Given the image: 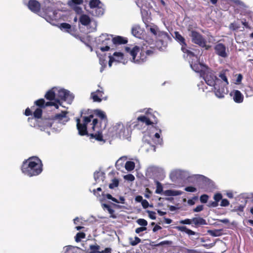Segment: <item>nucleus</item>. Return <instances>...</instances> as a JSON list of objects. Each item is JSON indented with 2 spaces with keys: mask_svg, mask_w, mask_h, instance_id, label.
Instances as JSON below:
<instances>
[{
  "mask_svg": "<svg viewBox=\"0 0 253 253\" xmlns=\"http://www.w3.org/2000/svg\"><path fill=\"white\" fill-rule=\"evenodd\" d=\"M42 161L37 157H31L25 160L21 166L23 173L30 177L37 176L42 171Z\"/></svg>",
  "mask_w": 253,
  "mask_h": 253,
  "instance_id": "f257e3e1",
  "label": "nucleus"
},
{
  "mask_svg": "<svg viewBox=\"0 0 253 253\" xmlns=\"http://www.w3.org/2000/svg\"><path fill=\"white\" fill-rule=\"evenodd\" d=\"M93 118V115H90L88 116H84L83 117V123H81V120L79 118L76 119L77 128L79 135L81 136L87 135L89 138H94L95 140L101 141L103 140V135L102 134V129H95V133H88L87 129V125L91 122Z\"/></svg>",
  "mask_w": 253,
  "mask_h": 253,
  "instance_id": "f03ea898",
  "label": "nucleus"
},
{
  "mask_svg": "<svg viewBox=\"0 0 253 253\" xmlns=\"http://www.w3.org/2000/svg\"><path fill=\"white\" fill-rule=\"evenodd\" d=\"M125 50L130 53L133 61L138 64H141L145 62L147 57L152 56L154 52L153 48L150 47L149 49H147V46L145 47L142 46L141 49L137 45L134 46L132 49L129 47H126Z\"/></svg>",
  "mask_w": 253,
  "mask_h": 253,
  "instance_id": "7ed1b4c3",
  "label": "nucleus"
},
{
  "mask_svg": "<svg viewBox=\"0 0 253 253\" xmlns=\"http://www.w3.org/2000/svg\"><path fill=\"white\" fill-rule=\"evenodd\" d=\"M146 28L153 36L158 39L156 42V46L160 50H164L168 45V41L171 40V38L166 32L161 31L158 27L152 24H146Z\"/></svg>",
  "mask_w": 253,
  "mask_h": 253,
  "instance_id": "20e7f679",
  "label": "nucleus"
},
{
  "mask_svg": "<svg viewBox=\"0 0 253 253\" xmlns=\"http://www.w3.org/2000/svg\"><path fill=\"white\" fill-rule=\"evenodd\" d=\"M93 116L95 115V116L98 117L100 120V122L97 119H92V122L91 123L92 125V129L93 131H95V129H102V131L107 126L108 123V119L107 118V116L105 113L99 109L94 110L93 111V114H92Z\"/></svg>",
  "mask_w": 253,
  "mask_h": 253,
  "instance_id": "39448f33",
  "label": "nucleus"
},
{
  "mask_svg": "<svg viewBox=\"0 0 253 253\" xmlns=\"http://www.w3.org/2000/svg\"><path fill=\"white\" fill-rule=\"evenodd\" d=\"M97 41L98 44H102V46H100L99 48L103 52L115 49L113 46L112 35H109L107 34H102L98 38Z\"/></svg>",
  "mask_w": 253,
  "mask_h": 253,
  "instance_id": "423d86ee",
  "label": "nucleus"
},
{
  "mask_svg": "<svg viewBox=\"0 0 253 253\" xmlns=\"http://www.w3.org/2000/svg\"><path fill=\"white\" fill-rule=\"evenodd\" d=\"M190 36L191 37L192 42L202 47L205 48L206 49H209L210 45H207V41L203 36L199 32L195 30H191Z\"/></svg>",
  "mask_w": 253,
  "mask_h": 253,
  "instance_id": "0eeeda50",
  "label": "nucleus"
},
{
  "mask_svg": "<svg viewBox=\"0 0 253 253\" xmlns=\"http://www.w3.org/2000/svg\"><path fill=\"white\" fill-rule=\"evenodd\" d=\"M45 95H72L69 90L59 86H54L48 90Z\"/></svg>",
  "mask_w": 253,
  "mask_h": 253,
  "instance_id": "6e6552de",
  "label": "nucleus"
},
{
  "mask_svg": "<svg viewBox=\"0 0 253 253\" xmlns=\"http://www.w3.org/2000/svg\"><path fill=\"white\" fill-rule=\"evenodd\" d=\"M203 75L204 76V80L208 85L211 86L215 85L217 77L214 75L212 71H207V73L205 71V75Z\"/></svg>",
  "mask_w": 253,
  "mask_h": 253,
  "instance_id": "1a4fd4ad",
  "label": "nucleus"
},
{
  "mask_svg": "<svg viewBox=\"0 0 253 253\" xmlns=\"http://www.w3.org/2000/svg\"><path fill=\"white\" fill-rule=\"evenodd\" d=\"M215 53L218 56L226 58L227 57L228 54L226 53V46L221 43H217L214 47Z\"/></svg>",
  "mask_w": 253,
  "mask_h": 253,
  "instance_id": "9d476101",
  "label": "nucleus"
},
{
  "mask_svg": "<svg viewBox=\"0 0 253 253\" xmlns=\"http://www.w3.org/2000/svg\"><path fill=\"white\" fill-rule=\"evenodd\" d=\"M231 72L228 69H223L218 74V77L220 80L225 83V84L228 85L229 83L228 80V77H231Z\"/></svg>",
  "mask_w": 253,
  "mask_h": 253,
  "instance_id": "9b49d317",
  "label": "nucleus"
},
{
  "mask_svg": "<svg viewBox=\"0 0 253 253\" xmlns=\"http://www.w3.org/2000/svg\"><path fill=\"white\" fill-rule=\"evenodd\" d=\"M191 67L196 72L200 73L201 75H205V69H208L207 66L200 63L199 62L191 64Z\"/></svg>",
  "mask_w": 253,
  "mask_h": 253,
  "instance_id": "f8f14e48",
  "label": "nucleus"
},
{
  "mask_svg": "<svg viewBox=\"0 0 253 253\" xmlns=\"http://www.w3.org/2000/svg\"><path fill=\"white\" fill-rule=\"evenodd\" d=\"M113 56H115V57L112 55H110L109 56V61L108 62V65L110 67L112 66V64L114 61L121 62L124 58V54L120 52H114L113 53Z\"/></svg>",
  "mask_w": 253,
  "mask_h": 253,
  "instance_id": "ddd939ff",
  "label": "nucleus"
},
{
  "mask_svg": "<svg viewBox=\"0 0 253 253\" xmlns=\"http://www.w3.org/2000/svg\"><path fill=\"white\" fill-rule=\"evenodd\" d=\"M28 7L33 12L38 13L41 10V4L37 0H29L28 2Z\"/></svg>",
  "mask_w": 253,
  "mask_h": 253,
  "instance_id": "4468645a",
  "label": "nucleus"
},
{
  "mask_svg": "<svg viewBox=\"0 0 253 253\" xmlns=\"http://www.w3.org/2000/svg\"><path fill=\"white\" fill-rule=\"evenodd\" d=\"M101 2L99 0H90L89 5L90 8L93 9L97 8L96 12L98 11V13L96 14V16L102 15L103 14V9L99 7Z\"/></svg>",
  "mask_w": 253,
  "mask_h": 253,
  "instance_id": "2eb2a0df",
  "label": "nucleus"
},
{
  "mask_svg": "<svg viewBox=\"0 0 253 253\" xmlns=\"http://www.w3.org/2000/svg\"><path fill=\"white\" fill-rule=\"evenodd\" d=\"M113 129L115 131L116 135L120 137L124 136L125 135L126 128L122 123H117L113 127Z\"/></svg>",
  "mask_w": 253,
  "mask_h": 253,
  "instance_id": "dca6fc26",
  "label": "nucleus"
},
{
  "mask_svg": "<svg viewBox=\"0 0 253 253\" xmlns=\"http://www.w3.org/2000/svg\"><path fill=\"white\" fill-rule=\"evenodd\" d=\"M222 199V195L220 193H216L213 196L214 201H210L208 206L209 207L215 208L218 206V202Z\"/></svg>",
  "mask_w": 253,
  "mask_h": 253,
  "instance_id": "f3484780",
  "label": "nucleus"
},
{
  "mask_svg": "<svg viewBox=\"0 0 253 253\" xmlns=\"http://www.w3.org/2000/svg\"><path fill=\"white\" fill-rule=\"evenodd\" d=\"M67 112L62 111L60 113L56 114L53 117V119L58 120L59 123L67 122L69 118L67 116Z\"/></svg>",
  "mask_w": 253,
  "mask_h": 253,
  "instance_id": "a211bd4d",
  "label": "nucleus"
},
{
  "mask_svg": "<svg viewBox=\"0 0 253 253\" xmlns=\"http://www.w3.org/2000/svg\"><path fill=\"white\" fill-rule=\"evenodd\" d=\"M112 39L113 42V46L115 48L117 45L124 44L127 42V40L121 36H118L114 38L112 37Z\"/></svg>",
  "mask_w": 253,
  "mask_h": 253,
  "instance_id": "6ab92c4d",
  "label": "nucleus"
},
{
  "mask_svg": "<svg viewBox=\"0 0 253 253\" xmlns=\"http://www.w3.org/2000/svg\"><path fill=\"white\" fill-rule=\"evenodd\" d=\"M131 33L135 37L140 38L142 34V30L139 25H135L132 27Z\"/></svg>",
  "mask_w": 253,
  "mask_h": 253,
  "instance_id": "aec40b11",
  "label": "nucleus"
},
{
  "mask_svg": "<svg viewBox=\"0 0 253 253\" xmlns=\"http://www.w3.org/2000/svg\"><path fill=\"white\" fill-rule=\"evenodd\" d=\"M193 223L194 224L195 227H197L201 225H206V220L202 217H193L192 218Z\"/></svg>",
  "mask_w": 253,
  "mask_h": 253,
  "instance_id": "412c9836",
  "label": "nucleus"
},
{
  "mask_svg": "<svg viewBox=\"0 0 253 253\" xmlns=\"http://www.w3.org/2000/svg\"><path fill=\"white\" fill-rule=\"evenodd\" d=\"M175 35V40L179 42L180 45H187V43L185 42V39L179 33V32L175 31L174 33Z\"/></svg>",
  "mask_w": 253,
  "mask_h": 253,
  "instance_id": "4be33fe9",
  "label": "nucleus"
},
{
  "mask_svg": "<svg viewBox=\"0 0 253 253\" xmlns=\"http://www.w3.org/2000/svg\"><path fill=\"white\" fill-rule=\"evenodd\" d=\"M138 122H140L142 123L145 124L146 126H149L152 124V121H151V117H146L145 116H140L137 119Z\"/></svg>",
  "mask_w": 253,
  "mask_h": 253,
  "instance_id": "5701e85b",
  "label": "nucleus"
},
{
  "mask_svg": "<svg viewBox=\"0 0 253 253\" xmlns=\"http://www.w3.org/2000/svg\"><path fill=\"white\" fill-rule=\"evenodd\" d=\"M177 230L181 232H184L189 235H195L196 233L191 229H189L185 226H178L175 227Z\"/></svg>",
  "mask_w": 253,
  "mask_h": 253,
  "instance_id": "b1692460",
  "label": "nucleus"
},
{
  "mask_svg": "<svg viewBox=\"0 0 253 253\" xmlns=\"http://www.w3.org/2000/svg\"><path fill=\"white\" fill-rule=\"evenodd\" d=\"M80 23L84 26L89 25L91 22L89 17L86 14L82 15L79 19Z\"/></svg>",
  "mask_w": 253,
  "mask_h": 253,
  "instance_id": "393cba45",
  "label": "nucleus"
},
{
  "mask_svg": "<svg viewBox=\"0 0 253 253\" xmlns=\"http://www.w3.org/2000/svg\"><path fill=\"white\" fill-rule=\"evenodd\" d=\"M172 242L171 241H163L158 244H155V242L153 241V242H151L150 243V245L153 248H154V247H156L163 246V245H172Z\"/></svg>",
  "mask_w": 253,
  "mask_h": 253,
  "instance_id": "a878e982",
  "label": "nucleus"
},
{
  "mask_svg": "<svg viewBox=\"0 0 253 253\" xmlns=\"http://www.w3.org/2000/svg\"><path fill=\"white\" fill-rule=\"evenodd\" d=\"M102 206L103 207V209H106L109 212V213L111 214L110 215V217L111 218H116V215L115 214H114V210H113L111 206L108 204H103L102 205Z\"/></svg>",
  "mask_w": 253,
  "mask_h": 253,
  "instance_id": "bb28decb",
  "label": "nucleus"
},
{
  "mask_svg": "<svg viewBox=\"0 0 253 253\" xmlns=\"http://www.w3.org/2000/svg\"><path fill=\"white\" fill-rule=\"evenodd\" d=\"M182 192L179 191H174L171 190H166L164 194L166 196H177L181 194Z\"/></svg>",
  "mask_w": 253,
  "mask_h": 253,
  "instance_id": "cd10ccee",
  "label": "nucleus"
},
{
  "mask_svg": "<svg viewBox=\"0 0 253 253\" xmlns=\"http://www.w3.org/2000/svg\"><path fill=\"white\" fill-rule=\"evenodd\" d=\"M181 46V50L183 52L186 53L187 56H189L190 57L195 56V55L194 53L187 48V45H182Z\"/></svg>",
  "mask_w": 253,
  "mask_h": 253,
  "instance_id": "c85d7f7f",
  "label": "nucleus"
},
{
  "mask_svg": "<svg viewBox=\"0 0 253 253\" xmlns=\"http://www.w3.org/2000/svg\"><path fill=\"white\" fill-rule=\"evenodd\" d=\"M59 28L61 30H65L66 32L70 33L71 31V25L67 23H62L60 24Z\"/></svg>",
  "mask_w": 253,
  "mask_h": 253,
  "instance_id": "c756f323",
  "label": "nucleus"
},
{
  "mask_svg": "<svg viewBox=\"0 0 253 253\" xmlns=\"http://www.w3.org/2000/svg\"><path fill=\"white\" fill-rule=\"evenodd\" d=\"M135 168V164L132 161H127L125 164V169L127 171H131Z\"/></svg>",
  "mask_w": 253,
  "mask_h": 253,
  "instance_id": "7c9ffc66",
  "label": "nucleus"
},
{
  "mask_svg": "<svg viewBox=\"0 0 253 253\" xmlns=\"http://www.w3.org/2000/svg\"><path fill=\"white\" fill-rule=\"evenodd\" d=\"M83 3V0H70L68 1V4L73 7L77 5H80Z\"/></svg>",
  "mask_w": 253,
  "mask_h": 253,
  "instance_id": "2f4dec72",
  "label": "nucleus"
},
{
  "mask_svg": "<svg viewBox=\"0 0 253 253\" xmlns=\"http://www.w3.org/2000/svg\"><path fill=\"white\" fill-rule=\"evenodd\" d=\"M221 230H209L208 232L209 234L213 237H217L221 235Z\"/></svg>",
  "mask_w": 253,
  "mask_h": 253,
  "instance_id": "473e14b6",
  "label": "nucleus"
},
{
  "mask_svg": "<svg viewBox=\"0 0 253 253\" xmlns=\"http://www.w3.org/2000/svg\"><path fill=\"white\" fill-rule=\"evenodd\" d=\"M42 110L41 108H37L33 113V115L35 118L40 119L42 116Z\"/></svg>",
  "mask_w": 253,
  "mask_h": 253,
  "instance_id": "72a5a7b5",
  "label": "nucleus"
},
{
  "mask_svg": "<svg viewBox=\"0 0 253 253\" xmlns=\"http://www.w3.org/2000/svg\"><path fill=\"white\" fill-rule=\"evenodd\" d=\"M85 237V234L84 232H79L75 236V241L77 242H79L81 241L82 239H84Z\"/></svg>",
  "mask_w": 253,
  "mask_h": 253,
  "instance_id": "f704fd0d",
  "label": "nucleus"
},
{
  "mask_svg": "<svg viewBox=\"0 0 253 253\" xmlns=\"http://www.w3.org/2000/svg\"><path fill=\"white\" fill-rule=\"evenodd\" d=\"M181 252L182 253H200V252L197 250L189 249L186 248H183L181 249Z\"/></svg>",
  "mask_w": 253,
  "mask_h": 253,
  "instance_id": "c9c22d12",
  "label": "nucleus"
},
{
  "mask_svg": "<svg viewBox=\"0 0 253 253\" xmlns=\"http://www.w3.org/2000/svg\"><path fill=\"white\" fill-rule=\"evenodd\" d=\"M141 239L138 237H135L134 240H133L132 238H130L129 244L132 246L137 245L138 244L141 242Z\"/></svg>",
  "mask_w": 253,
  "mask_h": 253,
  "instance_id": "e433bc0d",
  "label": "nucleus"
},
{
  "mask_svg": "<svg viewBox=\"0 0 253 253\" xmlns=\"http://www.w3.org/2000/svg\"><path fill=\"white\" fill-rule=\"evenodd\" d=\"M119 184V181L118 179L114 178L112 180V182L109 185V187L110 189H114L115 187L118 186Z\"/></svg>",
  "mask_w": 253,
  "mask_h": 253,
  "instance_id": "4c0bfd02",
  "label": "nucleus"
},
{
  "mask_svg": "<svg viewBox=\"0 0 253 253\" xmlns=\"http://www.w3.org/2000/svg\"><path fill=\"white\" fill-rule=\"evenodd\" d=\"M90 249L92 251L91 252L92 253H100L101 251H99V250L100 249V246L98 245H91L89 246Z\"/></svg>",
  "mask_w": 253,
  "mask_h": 253,
  "instance_id": "58836bf2",
  "label": "nucleus"
},
{
  "mask_svg": "<svg viewBox=\"0 0 253 253\" xmlns=\"http://www.w3.org/2000/svg\"><path fill=\"white\" fill-rule=\"evenodd\" d=\"M156 185H157V188L155 191V193L156 194H161L163 190V187L162 184L160 182L157 181L156 182Z\"/></svg>",
  "mask_w": 253,
  "mask_h": 253,
  "instance_id": "ea45409f",
  "label": "nucleus"
},
{
  "mask_svg": "<svg viewBox=\"0 0 253 253\" xmlns=\"http://www.w3.org/2000/svg\"><path fill=\"white\" fill-rule=\"evenodd\" d=\"M99 63L101 65V67L100 68V72H102L104 70L107 65V61L105 59L100 58Z\"/></svg>",
  "mask_w": 253,
  "mask_h": 253,
  "instance_id": "a19ab883",
  "label": "nucleus"
},
{
  "mask_svg": "<svg viewBox=\"0 0 253 253\" xmlns=\"http://www.w3.org/2000/svg\"><path fill=\"white\" fill-rule=\"evenodd\" d=\"M102 196H105L108 199L111 200L112 201L116 203H119V200H118L115 198L113 197L111 194H107L105 195L104 193H102Z\"/></svg>",
  "mask_w": 253,
  "mask_h": 253,
  "instance_id": "79ce46f5",
  "label": "nucleus"
},
{
  "mask_svg": "<svg viewBox=\"0 0 253 253\" xmlns=\"http://www.w3.org/2000/svg\"><path fill=\"white\" fill-rule=\"evenodd\" d=\"M136 222L139 225L142 226L143 227L147 226L148 224L147 221L143 218L138 219Z\"/></svg>",
  "mask_w": 253,
  "mask_h": 253,
  "instance_id": "37998d69",
  "label": "nucleus"
},
{
  "mask_svg": "<svg viewBox=\"0 0 253 253\" xmlns=\"http://www.w3.org/2000/svg\"><path fill=\"white\" fill-rule=\"evenodd\" d=\"M156 129L157 130H159V132H156L155 135H154V136L155 138H158V144H162V139H160V133H161L162 132V130L161 129H159V128H156Z\"/></svg>",
  "mask_w": 253,
  "mask_h": 253,
  "instance_id": "c03bdc74",
  "label": "nucleus"
},
{
  "mask_svg": "<svg viewBox=\"0 0 253 253\" xmlns=\"http://www.w3.org/2000/svg\"><path fill=\"white\" fill-rule=\"evenodd\" d=\"M209 198V197L208 195L203 194L200 196V200L202 203L205 204L208 202Z\"/></svg>",
  "mask_w": 253,
  "mask_h": 253,
  "instance_id": "a18cd8bd",
  "label": "nucleus"
},
{
  "mask_svg": "<svg viewBox=\"0 0 253 253\" xmlns=\"http://www.w3.org/2000/svg\"><path fill=\"white\" fill-rule=\"evenodd\" d=\"M235 76H237V79L235 84H240L243 78V75L241 74H236Z\"/></svg>",
  "mask_w": 253,
  "mask_h": 253,
  "instance_id": "49530a36",
  "label": "nucleus"
},
{
  "mask_svg": "<svg viewBox=\"0 0 253 253\" xmlns=\"http://www.w3.org/2000/svg\"><path fill=\"white\" fill-rule=\"evenodd\" d=\"M244 96H233V100L236 103H241L243 102Z\"/></svg>",
  "mask_w": 253,
  "mask_h": 253,
  "instance_id": "de8ad7c7",
  "label": "nucleus"
},
{
  "mask_svg": "<svg viewBox=\"0 0 253 253\" xmlns=\"http://www.w3.org/2000/svg\"><path fill=\"white\" fill-rule=\"evenodd\" d=\"M193 222L192 219L186 218L184 220L179 221V223L182 224H188L190 225Z\"/></svg>",
  "mask_w": 253,
  "mask_h": 253,
  "instance_id": "09e8293b",
  "label": "nucleus"
},
{
  "mask_svg": "<svg viewBox=\"0 0 253 253\" xmlns=\"http://www.w3.org/2000/svg\"><path fill=\"white\" fill-rule=\"evenodd\" d=\"M35 103L38 106L42 107L44 106L45 101L43 99H40L37 100Z\"/></svg>",
  "mask_w": 253,
  "mask_h": 253,
  "instance_id": "8fccbe9b",
  "label": "nucleus"
},
{
  "mask_svg": "<svg viewBox=\"0 0 253 253\" xmlns=\"http://www.w3.org/2000/svg\"><path fill=\"white\" fill-rule=\"evenodd\" d=\"M149 117H151V120L152 121V124H157L158 123V119L154 114L150 113V115L149 116Z\"/></svg>",
  "mask_w": 253,
  "mask_h": 253,
  "instance_id": "3c124183",
  "label": "nucleus"
},
{
  "mask_svg": "<svg viewBox=\"0 0 253 253\" xmlns=\"http://www.w3.org/2000/svg\"><path fill=\"white\" fill-rule=\"evenodd\" d=\"M230 203L229 201L226 199H223L221 200V202L220 203V206L221 207H227L229 205Z\"/></svg>",
  "mask_w": 253,
  "mask_h": 253,
  "instance_id": "603ef678",
  "label": "nucleus"
},
{
  "mask_svg": "<svg viewBox=\"0 0 253 253\" xmlns=\"http://www.w3.org/2000/svg\"><path fill=\"white\" fill-rule=\"evenodd\" d=\"M245 205H240L237 207H235L233 209L234 211H241L243 212L244 211V209L245 208Z\"/></svg>",
  "mask_w": 253,
  "mask_h": 253,
  "instance_id": "864d4df0",
  "label": "nucleus"
},
{
  "mask_svg": "<svg viewBox=\"0 0 253 253\" xmlns=\"http://www.w3.org/2000/svg\"><path fill=\"white\" fill-rule=\"evenodd\" d=\"M147 212L148 213L149 217L151 219H153V220L156 219V216L155 215L156 212L155 211H148Z\"/></svg>",
  "mask_w": 253,
  "mask_h": 253,
  "instance_id": "5fc2aeb1",
  "label": "nucleus"
},
{
  "mask_svg": "<svg viewBox=\"0 0 253 253\" xmlns=\"http://www.w3.org/2000/svg\"><path fill=\"white\" fill-rule=\"evenodd\" d=\"M185 191L189 192H195L197 191L196 188L193 186H188L185 188Z\"/></svg>",
  "mask_w": 253,
  "mask_h": 253,
  "instance_id": "6e6d98bb",
  "label": "nucleus"
},
{
  "mask_svg": "<svg viewBox=\"0 0 253 253\" xmlns=\"http://www.w3.org/2000/svg\"><path fill=\"white\" fill-rule=\"evenodd\" d=\"M229 27L230 29H231L233 31H235L239 28V27L238 25H237V24L235 23H231L229 25Z\"/></svg>",
  "mask_w": 253,
  "mask_h": 253,
  "instance_id": "4d7b16f0",
  "label": "nucleus"
},
{
  "mask_svg": "<svg viewBox=\"0 0 253 253\" xmlns=\"http://www.w3.org/2000/svg\"><path fill=\"white\" fill-rule=\"evenodd\" d=\"M204 206L203 205H198L195 209H193L194 212H200L203 211Z\"/></svg>",
  "mask_w": 253,
  "mask_h": 253,
  "instance_id": "13d9d810",
  "label": "nucleus"
},
{
  "mask_svg": "<svg viewBox=\"0 0 253 253\" xmlns=\"http://www.w3.org/2000/svg\"><path fill=\"white\" fill-rule=\"evenodd\" d=\"M146 229L147 228L145 227H138L135 229V232L137 234H139L142 231H145Z\"/></svg>",
  "mask_w": 253,
  "mask_h": 253,
  "instance_id": "bf43d9fd",
  "label": "nucleus"
},
{
  "mask_svg": "<svg viewBox=\"0 0 253 253\" xmlns=\"http://www.w3.org/2000/svg\"><path fill=\"white\" fill-rule=\"evenodd\" d=\"M141 204L143 208L144 209L147 208L149 206V203L146 200H143L142 201Z\"/></svg>",
  "mask_w": 253,
  "mask_h": 253,
  "instance_id": "052dcab7",
  "label": "nucleus"
},
{
  "mask_svg": "<svg viewBox=\"0 0 253 253\" xmlns=\"http://www.w3.org/2000/svg\"><path fill=\"white\" fill-rule=\"evenodd\" d=\"M126 179L130 181H133L135 179L134 176L131 174H128L125 177Z\"/></svg>",
  "mask_w": 253,
  "mask_h": 253,
  "instance_id": "680f3d73",
  "label": "nucleus"
},
{
  "mask_svg": "<svg viewBox=\"0 0 253 253\" xmlns=\"http://www.w3.org/2000/svg\"><path fill=\"white\" fill-rule=\"evenodd\" d=\"M91 97L94 102H100L102 100V99L99 97V96H91Z\"/></svg>",
  "mask_w": 253,
  "mask_h": 253,
  "instance_id": "e2e57ef3",
  "label": "nucleus"
},
{
  "mask_svg": "<svg viewBox=\"0 0 253 253\" xmlns=\"http://www.w3.org/2000/svg\"><path fill=\"white\" fill-rule=\"evenodd\" d=\"M104 92L102 90H100L99 89H97L96 91L92 92L91 93V95H101L103 94Z\"/></svg>",
  "mask_w": 253,
  "mask_h": 253,
  "instance_id": "0e129e2a",
  "label": "nucleus"
},
{
  "mask_svg": "<svg viewBox=\"0 0 253 253\" xmlns=\"http://www.w3.org/2000/svg\"><path fill=\"white\" fill-rule=\"evenodd\" d=\"M72 8L78 13H80L82 12V8L80 6H75Z\"/></svg>",
  "mask_w": 253,
  "mask_h": 253,
  "instance_id": "69168bd1",
  "label": "nucleus"
},
{
  "mask_svg": "<svg viewBox=\"0 0 253 253\" xmlns=\"http://www.w3.org/2000/svg\"><path fill=\"white\" fill-rule=\"evenodd\" d=\"M112 249L110 248H106L104 250H103L100 252V253H111Z\"/></svg>",
  "mask_w": 253,
  "mask_h": 253,
  "instance_id": "338daca9",
  "label": "nucleus"
},
{
  "mask_svg": "<svg viewBox=\"0 0 253 253\" xmlns=\"http://www.w3.org/2000/svg\"><path fill=\"white\" fill-rule=\"evenodd\" d=\"M32 114V111H31V110L29 108H27L26 110H25V115L26 116H30Z\"/></svg>",
  "mask_w": 253,
  "mask_h": 253,
  "instance_id": "774afa93",
  "label": "nucleus"
}]
</instances>
